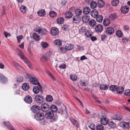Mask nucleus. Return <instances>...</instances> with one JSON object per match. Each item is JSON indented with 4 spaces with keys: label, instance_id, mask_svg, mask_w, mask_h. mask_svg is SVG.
I'll list each match as a JSON object with an SVG mask.
<instances>
[{
    "label": "nucleus",
    "instance_id": "f257e3e1",
    "mask_svg": "<svg viewBox=\"0 0 130 130\" xmlns=\"http://www.w3.org/2000/svg\"><path fill=\"white\" fill-rule=\"evenodd\" d=\"M24 43L23 42L21 44L18 46L17 48L18 52L20 57L21 59L25 63L28 67L30 69L31 68V62L25 56L22 51L18 47L24 49Z\"/></svg>",
    "mask_w": 130,
    "mask_h": 130
},
{
    "label": "nucleus",
    "instance_id": "f03ea898",
    "mask_svg": "<svg viewBox=\"0 0 130 130\" xmlns=\"http://www.w3.org/2000/svg\"><path fill=\"white\" fill-rule=\"evenodd\" d=\"M99 116L101 119L100 123L101 124L106 125L108 123L109 120L106 117V115L105 114H100Z\"/></svg>",
    "mask_w": 130,
    "mask_h": 130
},
{
    "label": "nucleus",
    "instance_id": "7ed1b4c3",
    "mask_svg": "<svg viewBox=\"0 0 130 130\" xmlns=\"http://www.w3.org/2000/svg\"><path fill=\"white\" fill-rule=\"evenodd\" d=\"M26 78L27 79H29L31 83L32 84L34 85L38 84V82L37 79L35 77H33L32 76L29 74H27L26 76Z\"/></svg>",
    "mask_w": 130,
    "mask_h": 130
},
{
    "label": "nucleus",
    "instance_id": "20e7f679",
    "mask_svg": "<svg viewBox=\"0 0 130 130\" xmlns=\"http://www.w3.org/2000/svg\"><path fill=\"white\" fill-rule=\"evenodd\" d=\"M38 86H34L33 87V91L34 93L36 94L38 93L40 91V92L42 93V88L41 86L39 83H38L37 84Z\"/></svg>",
    "mask_w": 130,
    "mask_h": 130
},
{
    "label": "nucleus",
    "instance_id": "39448f33",
    "mask_svg": "<svg viewBox=\"0 0 130 130\" xmlns=\"http://www.w3.org/2000/svg\"><path fill=\"white\" fill-rule=\"evenodd\" d=\"M45 116L47 119H51L52 122L55 121L57 119L56 114H45Z\"/></svg>",
    "mask_w": 130,
    "mask_h": 130
},
{
    "label": "nucleus",
    "instance_id": "423d86ee",
    "mask_svg": "<svg viewBox=\"0 0 130 130\" xmlns=\"http://www.w3.org/2000/svg\"><path fill=\"white\" fill-rule=\"evenodd\" d=\"M41 108L42 111L46 112L49 109V106L47 104L43 103L41 104Z\"/></svg>",
    "mask_w": 130,
    "mask_h": 130
},
{
    "label": "nucleus",
    "instance_id": "0eeeda50",
    "mask_svg": "<svg viewBox=\"0 0 130 130\" xmlns=\"http://www.w3.org/2000/svg\"><path fill=\"white\" fill-rule=\"evenodd\" d=\"M31 111L33 113L38 114L40 110V108L37 105H34L32 106L30 108ZM38 114H41L39 113Z\"/></svg>",
    "mask_w": 130,
    "mask_h": 130
},
{
    "label": "nucleus",
    "instance_id": "6e6552de",
    "mask_svg": "<svg viewBox=\"0 0 130 130\" xmlns=\"http://www.w3.org/2000/svg\"><path fill=\"white\" fill-rule=\"evenodd\" d=\"M115 30L114 28L111 27H107L106 30V33L108 35H110L114 33Z\"/></svg>",
    "mask_w": 130,
    "mask_h": 130
},
{
    "label": "nucleus",
    "instance_id": "1a4fd4ad",
    "mask_svg": "<svg viewBox=\"0 0 130 130\" xmlns=\"http://www.w3.org/2000/svg\"><path fill=\"white\" fill-rule=\"evenodd\" d=\"M52 54V53L51 51L47 52L46 56H43L41 58V59L43 62H45L49 59V56Z\"/></svg>",
    "mask_w": 130,
    "mask_h": 130
},
{
    "label": "nucleus",
    "instance_id": "9d476101",
    "mask_svg": "<svg viewBox=\"0 0 130 130\" xmlns=\"http://www.w3.org/2000/svg\"><path fill=\"white\" fill-rule=\"evenodd\" d=\"M103 27L101 24H99L97 25L95 28V30L96 32L98 33H100L103 31Z\"/></svg>",
    "mask_w": 130,
    "mask_h": 130
},
{
    "label": "nucleus",
    "instance_id": "9b49d317",
    "mask_svg": "<svg viewBox=\"0 0 130 130\" xmlns=\"http://www.w3.org/2000/svg\"><path fill=\"white\" fill-rule=\"evenodd\" d=\"M3 123L9 130H15L9 122H3Z\"/></svg>",
    "mask_w": 130,
    "mask_h": 130
},
{
    "label": "nucleus",
    "instance_id": "f8f14e48",
    "mask_svg": "<svg viewBox=\"0 0 130 130\" xmlns=\"http://www.w3.org/2000/svg\"><path fill=\"white\" fill-rule=\"evenodd\" d=\"M35 101L39 103H41L43 102V100L42 96L39 95H37L35 97Z\"/></svg>",
    "mask_w": 130,
    "mask_h": 130
},
{
    "label": "nucleus",
    "instance_id": "ddd939ff",
    "mask_svg": "<svg viewBox=\"0 0 130 130\" xmlns=\"http://www.w3.org/2000/svg\"><path fill=\"white\" fill-rule=\"evenodd\" d=\"M35 119L37 120L40 121L43 120L44 118V114H35L34 116Z\"/></svg>",
    "mask_w": 130,
    "mask_h": 130
},
{
    "label": "nucleus",
    "instance_id": "4468645a",
    "mask_svg": "<svg viewBox=\"0 0 130 130\" xmlns=\"http://www.w3.org/2000/svg\"><path fill=\"white\" fill-rule=\"evenodd\" d=\"M81 19V17L79 15H75L73 18V22L75 23H79Z\"/></svg>",
    "mask_w": 130,
    "mask_h": 130
},
{
    "label": "nucleus",
    "instance_id": "2eb2a0df",
    "mask_svg": "<svg viewBox=\"0 0 130 130\" xmlns=\"http://www.w3.org/2000/svg\"><path fill=\"white\" fill-rule=\"evenodd\" d=\"M51 33L52 35L56 36L59 33L58 30L56 28H53L51 30Z\"/></svg>",
    "mask_w": 130,
    "mask_h": 130
},
{
    "label": "nucleus",
    "instance_id": "dca6fc26",
    "mask_svg": "<svg viewBox=\"0 0 130 130\" xmlns=\"http://www.w3.org/2000/svg\"><path fill=\"white\" fill-rule=\"evenodd\" d=\"M129 125L128 123L124 121L121 122L119 124L120 127L124 128H127L129 126Z\"/></svg>",
    "mask_w": 130,
    "mask_h": 130
},
{
    "label": "nucleus",
    "instance_id": "f3484780",
    "mask_svg": "<svg viewBox=\"0 0 130 130\" xmlns=\"http://www.w3.org/2000/svg\"><path fill=\"white\" fill-rule=\"evenodd\" d=\"M122 116L120 114H115L113 117V118L114 120L120 121L123 119Z\"/></svg>",
    "mask_w": 130,
    "mask_h": 130
},
{
    "label": "nucleus",
    "instance_id": "a211bd4d",
    "mask_svg": "<svg viewBox=\"0 0 130 130\" xmlns=\"http://www.w3.org/2000/svg\"><path fill=\"white\" fill-rule=\"evenodd\" d=\"M121 12L123 13H126L129 11L128 7V6H124L122 7L120 9Z\"/></svg>",
    "mask_w": 130,
    "mask_h": 130
},
{
    "label": "nucleus",
    "instance_id": "6ab92c4d",
    "mask_svg": "<svg viewBox=\"0 0 130 130\" xmlns=\"http://www.w3.org/2000/svg\"><path fill=\"white\" fill-rule=\"evenodd\" d=\"M20 9L21 12L23 14L25 13L27 10V7L24 5L21 6L20 8Z\"/></svg>",
    "mask_w": 130,
    "mask_h": 130
},
{
    "label": "nucleus",
    "instance_id": "aec40b11",
    "mask_svg": "<svg viewBox=\"0 0 130 130\" xmlns=\"http://www.w3.org/2000/svg\"><path fill=\"white\" fill-rule=\"evenodd\" d=\"M25 101L27 103H31L32 102V99L31 96H27L24 99Z\"/></svg>",
    "mask_w": 130,
    "mask_h": 130
},
{
    "label": "nucleus",
    "instance_id": "412c9836",
    "mask_svg": "<svg viewBox=\"0 0 130 130\" xmlns=\"http://www.w3.org/2000/svg\"><path fill=\"white\" fill-rule=\"evenodd\" d=\"M110 23V20L108 18L105 19L103 22V25L105 26H108Z\"/></svg>",
    "mask_w": 130,
    "mask_h": 130
},
{
    "label": "nucleus",
    "instance_id": "4be33fe9",
    "mask_svg": "<svg viewBox=\"0 0 130 130\" xmlns=\"http://www.w3.org/2000/svg\"><path fill=\"white\" fill-rule=\"evenodd\" d=\"M98 11L96 9H94L91 11V15L92 17L95 18L98 16Z\"/></svg>",
    "mask_w": 130,
    "mask_h": 130
},
{
    "label": "nucleus",
    "instance_id": "5701e85b",
    "mask_svg": "<svg viewBox=\"0 0 130 130\" xmlns=\"http://www.w3.org/2000/svg\"><path fill=\"white\" fill-rule=\"evenodd\" d=\"M109 87V85L105 84H102L100 86V89L102 90H106L108 89Z\"/></svg>",
    "mask_w": 130,
    "mask_h": 130
},
{
    "label": "nucleus",
    "instance_id": "b1692460",
    "mask_svg": "<svg viewBox=\"0 0 130 130\" xmlns=\"http://www.w3.org/2000/svg\"><path fill=\"white\" fill-rule=\"evenodd\" d=\"M108 124L109 126L111 128H113L116 126V124L112 121H109Z\"/></svg>",
    "mask_w": 130,
    "mask_h": 130
},
{
    "label": "nucleus",
    "instance_id": "393cba45",
    "mask_svg": "<svg viewBox=\"0 0 130 130\" xmlns=\"http://www.w3.org/2000/svg\"><path fill=\"white\" fill-rule=\"evenodd\" d=\"M124 88L122 87H117L116 92L117 93L121 94L124 91Z\"/></svg>",
    "mask_w": 130,
    "mask_h": 130
},
{
    "label": "nucleus",
    "instance_id": "a878e982",
    "mask_svg": "<svg viewBox=\"0 0 130 130\" xmlns=\"http://www.w3.org/2000/svg\"><path fill=\"white\" fill-rule=\"evenodd\" d=\"M73 14L71 11L67 12L65 14V18L68 19H69L72 18Z\"/></svg>",
    "mask_w": 130,
    "mask_h": 130
},
{
    "label": "nucleus",
    "instance_id": "bb28decb",
    "mask_svg": "<svg viewBox=\"0 0 130 130\" xmlns=\"http://www.w3.org/2000/svg\"><path fill=\"white\" fill-rule=\"evenodd\" d=\"M90 8L88 7H86L84 8L83 10V12L85 14H89L90 13Z\"/></svg>",
    "mask_w": 130,
    "mask_h": 130
},
{
    "label": "nucleus",
    "instance_id": "cd10ccee",
    "mask_svg": "<svg viewBox=\"0 0 130 130\" xmlns=\"http://www.w3.org/2000/svg\"><path fill=\"white\" fill-rule=\"evenodd\" d=\"M82 19L84 23H87L89 21L90 18L88 16L85 15L83 16Z\"/></svg>",
    "mask_w": 130,
    "mask_h": 130
},
{
    "label": "nucleus",
    "instance_id": "c85d7f7f",
    "mask_svg": "<svg viewBox=\"0 0 130 130\" xmlns=\"http://www.w3.org/2000/svg\"><path fill=\"white\" fill-rule=\"evenodd\" d=\"M38 15L41 17L44 16L46 14L45 10L44 9H41L38 11Z\"/></svg>",
    "mask_w": 130,
    "mask_h": 130
},
{
    "label": "nucleus",
    "instance_id": "c756f323",
    "mask_svg": "<svg viewBox=\"0 0 130 130\" xmlns=\"http://www.w3.org/2000/svg\"><path fill=\"white\" fill-rule=\"evenodd\" d=\"M50 109L52 112H55L57 110V107L55 105H52L50 107Z\"/></svg>",
    "mask_w": 130,
    "mask_h": 130
},
{
    "label": "nucleus",
    "instance_id": "7c9ffc66",
    "mask_svg": "<svg viewBox=\"0 0 130 130\" xmlns=\"http://www.w3.org/2000/svg\"><path fill=\"white\" fill-rule=\"evenodd\" d=\"M22 88L24 90L26 91L28 90L29 88L28 84L27 83H24L22 86Z\"/></svg>",
    "mask_w": 130,
    "mask_h": 130
},
{
    "label": "nucleus",
    "instance_id": "2f4dec72",
    "mask_svg": "<svg viewBox=\"0 0 130 130\" xmlns=\"http://www.w3.org/2000/svg\"><path fill=\"white\" fill-rule=\"evenodd\" d=\"M70 79L73 82L76 81L77 79V77L76 75L74 74H71L70 75Z\"/></svg>",
    "mask_w": 130,
    "mask_h": 130
},
{
    "label": "nucleus",
    "instance_id": "473e14b6",
    "mask_svg": "<svg viewBox=\"0 0 130 130\" xmlns=\"http://www.w3.org/2000/svg\"><path fill=\"white\" fill-rule=\"evenodd\" d=\"M39 34L41 35H45L47 34V30L44 29H40Z\"/></svg>",
    "mask_w": 130,
    "mask_h": 130
},
{
    "label": "nucleus",
    "instance_id": "72a5a7b5",
    "mask_svg": "<svg viewBox=\"0 0 130 130\" xmlns=\"http://www.w3.org/2000/svg\"><path fill=\"white\" fill-rule=\"evenodd\" d=\"M64 21V19L62 17L59 18L57 20V22L58 24H62L63 23Z\"/></svg>",
    "mask_w": 130,
    "mask_h": 130
},
{
    "label": "nucleus",
    "instance_id": "f704fd0d",
    "mask_svg": "<svg viewBox=\"0 0 130 130\" xmlns=\"http://www.w3.org/2000/svg\"><path fill=\"white\" fill-rule=\"evenodd\" d=\"M89 24L91 27H94L96 24V21L94 20H91L89 22Z\"/></svg>",
    "mask_w": 130,
    "mask_h": 130
},
{
    "label": "nucleus",
    "instance_id": "c9c22d12",
    "mask_svg": "<svg viewBox=\"0 0 130 130\" xmlns=\"http://www.w3.org/2000/svg\"><path fill=\"white\" fill-rule=\"evenodd\" d=\"M73 45L71 44H67L65 46L67 50H70L73 48Z\"/></svg>",
    "mask_w": 130,
    "mask_h": 130
},
{
    "label": "nucleus",
    "instance_id": "e433bc0d",
    "mask_svg": "<svg viewBox=\"0 0 130 130\" xmlns=\"http://www.w3.org/2000/svg\"><path fill=\"white\" fill-rule=\"evenodd\" d=\"M54 44L58 46H61L62 44V42L61 40L59 39L55 40L54 41Z\"/></svg>",
    "mask_w": 130,
    "mask_h": 130
},
{
    "label": "nucleus",
    "instance_id": "4c0bfd02",
    "mask_svg": "<svg viewBox=\"0 0 130 130\" xmlns=\"http://www.w3.org/2000/svg\"><path fill=\"white\" fill-rule=\"evenodd\" d=\"M104 5V2L102 0H99L98 2V5L99 7H102Z\"/></svg>",
    "mask_w": 130,
    "mask_h": 130
},
{
    "label": "nucleus",
    "instance_id": "58836bf2",
    "mask_svg": "<svg viewBox=\"0 0 130 130\" xmlns=\"http://www.w3.org/2000/svg\"><path fill=\"white\" fill-rule=\"evenodd\" d=\"M103 17L101 15H98L96 18V21L99 22H101L103 21Z\"/></svg>",
    "mask_w": 130,
    "mask_h": 130
},
{
    "label": "nucleus",
    "instance_id": "ea45409f",
    "mask_svg": "<svg viewBox=\"0 0 130 130\" xmlns=\"http://www.w3.org/2000/svg\"><path fill=\"white\" fill-rule=\"evenodd\" d=\"M109 18L111 20H113L116 19L117 17V15L116 14L113 13L109 15Z\"/></svg>",
    "mask_w": 130,
    "mask_h": 130
},
{
    "label": "nucleus",
    "instance_id": "a19ab883",
    "mask_svg": "<svg viewBox=\"0 0 130 130\" xmlns=\"http://www.w3.org/2000/svg\"><path fill=\"white\" fill-rule=\"evenodd\" d=\"M71 121L72 124L76 127H78L79 125L78 124L77 121L75 119H73L71 120Z\"/></svg>",
    "mask_w": 130,
    "mask_h": 130
},
{
    "label": "nucleus",
    "instance_id": "79ce46f5",
    "mask_svg": "<svg viewBox=\"0 0 130 130\" xmlns=\"http://www.w3.org/2000/svg\"><path fill=\"white\" fill-rule=\"evenodd\" d=\"M82 11L80 9H77L75 11V13L76 15L80 16L82 13Z\"/></svg>",
    "mask_w": 130,
    "mask_h": 130
},
{
    "label": "nucleus",
    "instance_id": "37998d69",
    "mask_svg": "<svg viewBox=\"0 0 130 130\" xmlns=\"http://www.w3.org/2000/svg\"><path fill=\"white\" fill-rule=\"evenodd\" d=\"M46 99L47 102H50L52 101L53 98L51 95H48L46 96Z\"/></svg>",
    "mask_w": 130,
    "mask_h": 130
},
{
    "label": "nucleus",
    "instance_id": "c03bdc74",
    "mask_svg": "<svg viewBox=\"0 0 130 130\" xmlns=\"http://www.w3.org/2000/svg\"><path fill=\"white\" fill-rule=\"evenodd\" d=\"M49 15L51 17L54 18L56 17L57 13L54 11H51L49 13Z\"/></svg>",
    "mask_w": 130,
    "mask_h": 130
},
{
    "label": "nucleus",
    "instance_id": "a18cd8bd",
    "mask_svg": "<svg viewBox=\"0 0 130 130\" xmlns=\"http://www.w3.org/2000/svg\"><path fill=\"white\" fill-rule=\"evenodd\" d=\"M79 82L80 85L82 86H86L88 84L87 81H83L82 80H81Z\"/></svg>",
    "mask_w": 130,
    "mask_h": 130
},
{
    "label": "nucleus",
    "instance_id": "49530a36",
    "mask_svg": "<svg viewBox=\"0 0 130 130\" xmlns=\"http://www.w3.org/2000/svg\"><path fill=\"white\" fill-rule=\"evenodd\" d=\"M97 3L93 1L90 4L91 8L92 9L94 8L96 6Z\"/></svg>",
    "mask_w": 130,
    "mask_h": 130
},
{
    "label": "nucleus",
    "instance_id": "de8ad7c7",
    "mask_svg": "<svg viewBox=\"0 0 130 130\" xmlns=\"http://www.w3.org/2000/svg\"><path fill=\"white\" fill-rule=\"evenodd\" d=\"M117 88V86L115 85H111L109 87L110 90L113 92L115 91Z\"/></svg>",
    "mask_w": 130,
    "mask_h": 130
},
{
    "label": "nucleus",
    "instance_id": "09e8293b",
    "mask_svg": "<svg viewBox=\"0 0 130 130\" xmlns=\"http://www.w3.org/2000/svg\"><path fill=\"white\" fill-rule=\"evenodd\" d=\"M118 0H113L111 2V4L113 6H117L119 4Z\"/></svg>",
    "mask_w": 130,
    "mask_h": 130
},
{
    "label": "nucleus",
    "instance_id": "8fccbe9b",
    "mask_svg": "<svg viewBox=\"0 0 130 130\" xmlns=\"http://www.w3.org/2000/svg\"><path fill=\"white\" fill-rule=\"evenodd\" d=\"M92 34V32L90 30L87 31L85 34L86 36L88 38H90Z\"/></svg>",
    "mask_w": 130,
    "mask_h": 130
},
{
    "label": "nucleus",
    "instance_id": "3c124183",
    "mask_svg": "<svg viewBox=\"0 0 130 130\" xmlns=\"http://www.w3.org/2000/svg\"><path fill=\"white\" fill-rule=\"evenodd\" d=\"M40 36L37 33H35L34 34L33 36L34 39L37 41H38L40 39Z\"/></svg>",
    "mask_w": 130,
    "mask_h": 130
},
{
    "label": "nucleus",
    "instance_id": "603ef678",
    "mask_svg": "<svg viewBox=\"0 0 130 130\" xmlns=\"http://www.w3.org/2000/svg\"><path fill=\"white\" fill-rule=\"evenodd\" d=\"M41 45L43 48H45L48 46V45L47 43L42 42L41 43Z\"/></svg>",
    "mask_w": 130,
    "mask_h": 130
},
{
    "label": "nucleus",
    "instance_id": "864d4df0",
    "mask_svg": "<svg viewBox=\"0 0 130 130\" xmlns=\"http://www.w3.org/2000/svg\"><path fill=\"white\" fill-rule=\"evenodd\" d=\"M23 36L22 35H20L17 37V41L19 43H20L21 41L23 38Z\"/></svg>",
    "mask_w": 130,
    "mask_h": 130
},
{
    "label": "nucleus",
    "instance_id": "5fc2aeb1",
    "mask_svg": "<svg viewBox=\"0 0 130 130\" xmlns=\"http://www.w3.org/2000/svg\"><path fill=\"white\" fill-rule=\"evenodd\" d=\"M116 35L119 37H121L123 35L122 32L120 30H117L116 33Z\"/></svg>",
    "mask_w": 130,
    "mask_h": 130
},
{
    "label": "nucleus",
    "instance_id": "6e6d98bb",
    "mask_svg": "<svg viewBox=\"0 0 130 130\" xmlns=\"http://www.w3.org/2000/svg\"><path fill=\"white\" fill-rule=\"evenodd\" d=\"M96 128L97 130H104V129L103 126L100 124L97 125L96 127Z\"/></svg>",
    "mask_w": 130,
    "mask_h": 130
},
{
    "label": "nucleus",
    "instance_id": "4d7b16f0",
    "mask_svg": "<svg viewBox=\"0 0 130 130\" xmlns=\"http://www.w3.org/2000/svg\"><path fill=\"white\" fill-rule=\"evenodd\" d=\"M46 73L50 76V77L51 78V79H53L54 80H56L55 78L53 75L50 72L48 71H47L46 72Z\"/></svg>",
    "mask_w": 130,
    "mask_h": 130
},
{
    "label": "nucleus",
    "instance_id": "13d9d810",
    "mask_svg": "<svg viewBox=\"0 0 130 130\" xmlns=\"http://www.w3.org/2000/svg\"><path fill=\"white\" fill-rule=\"evenodd\" d=\"M7 80V77H5L2 74H0V82H4V81L2 80L3 79Z\"/></svg>",
    "mask_w": 130,
    "mask_h": 130
},
{
    "label": "nucleus",
    "instance_id": "bf43d9fd",
    "mask_svg": "<svg viewBox=\"0 0 130 130\" xmlns=\"http://www.w3.org/2000/svg\"><path fill=\"white\" fill-rule=\"evenodd\" d=\"M59 51L63 53H65L66 52L67 50L66 47H60L59 48Z\"/></svg>",
    "mask_w": 130,
    "mask_h": 130
},
{
    "label": "nucleus",
    "instance_id": "052dcab7",
    "mask_svg": "<svg viewBox=\"0 0 130 130\" xmlns=\"http://www.w3.org/2000/svg\"><path fill=\"white\" fill-rule=\"evenodd\" d=\"M124 94L126 96H130V90H126L124 92Z\"/></svg>",
    "mask_w": 130,
    "mask_h": 130
},
{
    "label": "nucleus",
    "instance_id": "680f3d73",
    "mask_svg": "<svg viewBox=\"0 0 130 130\" xmlns=\"http://www.w3.org/2000/svg\"><path fill=\"white\" fill-rule=\"evenodd\" d=\"M62 29L64 30H66L69 29L68 26L67 25H64L62 27Z\"/></svg>",
    "mask_w": 130,
    "mask_h": 130
},
{
    "label": "nucleus",
    "instance_id": "e2e57ef3",
    "mask_svg": "<svg viewBox=\"0 0 130 130\" xmlns=\"http://www.w3.org/2000/svg\"><path fill=\"white\" fill-rule=\"evenodd\" d=\"M4 34L6 38H7V37H10L11 36L10 34L6 31H4Z\"/></svg>",
    "mask_w": 130,
    "mask_h": 130
},
{
    "label": "nucleus",
    "instance_id": "0e129e2a",
    "mask_svg": "<svg viewBox=\"0 0 130 130\" xmlns=\"http://www.w3.org/2000/svg\"><path fill=\"white\" fill-rule=\"evenodd\" d=\"M86 30V29L85 27H82L80 28L79 31L81 33H83Z\"/></svg>",
    "mask_w": 130,
    "mask_h": 130
},
{
    "label": "nucleus",
    "instance_id": "69168bd1",
    "mask_svg": "<svg viewBox=\"0 0 130 130\" xmlns=\"http://www.w3.org/2000/svg\"><path fill=\"white\" fill-rule=\"evenodd\" d=\"M13 64L16 67H17V68L18 69H19L20 68H21L20 66L15 61H13Z\"/></svg>",
    "mask_w": 130,
    "mask_h": 130
},
{
    "label": "nucleus",
    "instance_id": "338daca9",
    "mask_svg": "<svg viewBox=\"0 0 130 130\" xmlns=\"http://www.w3.org/2000/svg\"><path fill=\"white\" fill-rule=\"evenodd\" d=\"M23 78L21 77H18L17 80V82L18 83H20L23 81Z\"/></svg>",
    "mask_w": 130,
    "mask_h": 130
},
{
    "label": "nucleus",
    "instance_id": "774afa93",
    "mask_svg": "<svg viewBox=\"0 0 130 130\" xmlns=\"http://www.w3.org/2000/svg\"><path fill=\"white\" fill-rule=\"evenodd\" d=\"M122 41L123 43H126L128 42V40L127 38L124 37L122 38Z\"/></svg>",
    "mask_w": 130,
    "mask_h": 130
}]
</instances>
